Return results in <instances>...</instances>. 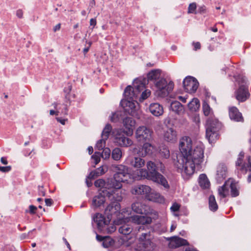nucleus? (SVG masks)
I'll return each mask as SVG.
<instances>
[{
	"label": "nucleus",
	"instance_id": "f257e3e1",
	"mask_svg": "<svg viewBox=\"0 0 251 251\" xmlns=\"http://www.w3.org/2000/svg\"><path fill=\"white\" fill-rule=\"evenodd\" d=\"M180 153L174 158L175 166L179 170L184 179H188L195 172L196 168L204 161V146L198 142L192 150V140L189 137H182L179 142Z\"/></svg>",
	"mask_w": 251,
	"mask_h": 251
},
{
	"label": "nucleus",
	"instance_id": "f03ea898",
	"mask_svg": "<svg viewBox=\"0 0 251 251\" xmlns=\"http://www.w3.org/2000/svg\"><path fill=\"white\" fill-rule=\"evenodd\" d=\"M148 170L144 169H137L133 177L136 179L147 178L162 185L165 188L168 189L169 185L165 177L156 171V167L154 162H147Z\"/></svg>",
	"mask_w": 251,
	"mask_h": 251
},
{
	"label": "nucleus",
	"instance_id": "7ed1b4c3",
	"mask_svg": "<svg viewBox=\"0 0 251 251\" xmlns=\"http://www.w3.org/2000/svg\"><path fill=\"white\" fill-rule=\"evenodd\" d=\"M203 114L206 116H209L206 122V137L211 143L216 140L218 138V130L221 124L216 119H212L213 111L210 106L204 102L202 104Z\"/></svg>",
	"mask_w": 251,
	"mask_h": 251
},
{
	"label": "nucleus",
	"instance_id": "20e7f679",
	"mask_svg": "<svg viewBox=\"0 0 251 251\" xmlns=\"http://www.w3.org/2000/svg\"><path fill=\"white\" fill-rule=\"evenodd\" d=\"M111 169L115 173L110 182L129 183L132 181L133 179H135L133 177L135 174L131 177V175L129 173V169L126 166L122 164L113 165L111 166Z\"/></svg>",
	"mask_w": 251,
	"mask_h": 251
},
{
	"label": "nucleus",
	"instance_id": "39448f33",
	"mask_svg": "<svg viewBox=\"0 0 251 251\" xmlns=\"http://www.w3.org/2000/svg\"><path fill=\"white\" fill-rule=\"evenodd\" d=\"M122 183L119 182L116 183L110 182L106 185L105 188H103L102 192L106 194L110 200L120 201L123 199L122 192L121 188Z\"/></svg>",
	"mask_w": 251,
	"mask_h": 251
},
{
	"label": "nucleus",
	"instance_id": "423d86ee",
	"mask_svg": "<svg viewBox=\"0 0 251 251\" xmlns=\"http://www.w3.org/2000/svg\"><path fill=\"white\" fill-rule=\"evenodd\" d=\"M144 79H135L133 81V88L129 85L126 87L124 92L125 99L127 100H136L139 94L145 88Z\"/></svg>",
	"mask_w": 251,
	"mask_h": 251
},
{
	"label": "nucleus",
	"instance_id": "0eeeda50",
	"mask_svg": "<svg viewBox=\"0 0 251 251\" xmlns=\"http://www.w3.org/2000/svg\"><path fill=\"white\" fill-rule=\"evenodd\" d=\"M153 236L149 231L142 233L138 238V245L135 251H151L153 250L154 244L152 241Z\"/></svg>",
	"mask_w": 251,
	"mask_h": 251
},
{
	"label": "nucleus",
	"instance_id": "6e6552de",
	"mask_svg": "<svg viewBox=\"0 0 251 251\" xmlns=\"http://www.w3.org/2000/svg\"><path fill=\"white\" fill-rule=\"evenodd\" d=\"M121 209V205L120 203L118 202H113L109 204L105 210V213L107 216V218L109 219L110 218H112V216L117 217L118 219H119L121 221V224H122V222H125L126 220L124 217V215H126V217L127 216V213L125 214L124 213V211L125 210L124 209L122 213H120L119 212Z\"/></svg>",
	"mask_w": 251,
	"mask_h": 251
},
{
	"label": "nucleus",
	"instance_id": "1a4fd4ad",
	"mask_svg": "<svg viewBox=\"0 0 251 251\" xmlns=\"http://www.w3.org/2000/svg\"><path fill=\"white\" fill-rule=\"evenodd\" d=\"M135 137L139 142H150L153 139V131L146 126H140L135 131Z\"/></svg>",
	"mask_w": 251,
	"mask_h": 251
},
{
	"label": "nucleus",
	"instance_id": "9d476101",
	"mask_svg": "<svg viewBox=\"0 0 251 251\" xmlns=\"http://www.w3.org/2000/svg\"><path fill=\"white\" fill-rule=\"evenodd\" d=\"M155 86L157 88V95L161 97H165L173 90L174 83L172 81L168 83L165 79L161 78L156 82Z\"/></svg>",
	"mask_w": 251,
	"mask_h": 251
},
{
	"label": "nucleus",
	"instance_id": "9b49d317",
	"mask_svg": "<svg viewBox=\"0 0 251 251\" xmlns=\"http://www.w3.org/2000/svg\"><path fill=\"white\" fill-rule=\"evenodd\" d=\"M235 78L240 84L239 88L236 94V99L240 102L245 101L250 95L245 85L247 83L246 78L245 77L241 75L238 76Z\"/></svg>",
	"mask_w": 251,
	"mask_h": 251
},
{
	"label": "nucleus",
	"instance_id": "f8f14e48",
	"mask_svg": "<svg viewBox=\"0 0 251 251\" xmlns=\"http://www.w3.org/2000/svg\"><path fill=\"white\" fill-rule=\"evenodd\" d=\"M121 104L125 111L129 115L139 118V105L136 100H123L121 101Z\"/></svg>",
	"mask_w": 251,
	"mask_h": 251
},
{
	"label": "nucleus",
	"instance_id": "ddd939ff",
	"mask_svg": "<svg viewBox=\"0 0 251 251\" xmlns=\"http://www.w3.org/2000/svg\"><path fill=\"white\" fill-rule=\"evenodd\" d=\"M124 213L125 214L127 213V216L126 217V215H124L126 221H128L131 219L134 223L138 225H149L152 222V219L147 216L135 215L130 217V213L128 209H125Z\"/></svg>",
	"mask_w": 251,
	"mask_h": 251
},
{
	"label": "nucleus",
	"instance_id": "4468645a",
	"mask_svg": "<svg viewBox=\"0 0 251 251\" xmlns=\"http://www.w3.org/2000/svg\"><path fill=\"white\" fill-rule=\"evenodd\" d=\"M183 87L185 91L189 93L195 92L199 86L197 80L192 76H187L183 80Z\"/></svg>",
	"mask_w": 251,
	"mask_h": 251
},
{
	"label": "nucleus",
	"instance_id": "2eb2a0df",
	"mask_svg": "<svg viewBox=\"0 0 251 251\" xmlns=\"http://www.w3.org/2000/svg\"><path fill=\"white\" fill-rule=\"evenodd\" d=\"M132 210L136 213L147 215L151 213L149 206L140 202L136 201L131 205Z\"/></svg>",
	"mask_w": 251,
	"mask_h": 251
},
{
	"label": "nucleus",
	"instance_id": "dca6fc26",
	"mask_svg": "<svg viewBox=\"0 0 251 251\" xmlns=\"http://www.w3.org/2000/svg\"><path fill=\"white\" fill-rule=\"evenodd\" d=\"M135 121L130 117H126L123 120V126L125 127L124 133L127 136H131L133 133V127L135 125Z\"/></svg>",
	"mask_w": 251,
	"mask_h": 251
},
{
	"label": "nucleus",
	"instance_id": "f3484780",
	"mask_svg": "<svg viewBox=\"0 0 251 251\" xmlns=\"http://www.w3.org/2000/svg\"><path fill=\"white\" fill-rule=\"evenodd\" d=\"M244 152L241 151L238 155L236 160L235 161V167L237 170L246 173L247 172V167L246 159H245Z\"/></svg>",
	"mask_w": 251,
	"mask_h": 251
},
{
	"label": "nucleus",
	"instance_id": "a211bd4d",
	"mask_svg": "<svg viewBox=\"0 0 251 251\" xmlns=\"http://www.w3.org/2000/svg\"><path fill=\"white\" fill-rule=\"evenodd\" d=\"M151 190V188L145 185H138L133 187L131 190V193L134 195H144L148 199V195Z\"/></svg>",
	"mask_w": 251,
	"mask_h": 251
},
{
	"label": "nucleus",
	"instance_id": "6ab92c4d",
	"mask_svg": "<svg viewBox=\"0 0 251 251\" xmlns=\"http://www.w3.org/2000/svg\"><path fill=\"white\" fill-rule=\"evenodd\" d=\"M115 140L117 145L120 147H128L133 144L132 140L118 132L115 136Z\"/></svg>",
	"mask_w": 251,
	"mask_h": 251
},
{
	"label": "nucleus",
	"instance_id": "aec40b11",
	"mask_svg": "<svg viewBox=\"0 0 251 251\" xmlns=\"http://www.w3.org/2000/svg\"><path fill=\"white\" fill-rule=\"evenodd\" d=\"M153 150V147L151 144L145 143L142 147L141 151L138 150L136 148H134L132 149V152L140 156L144 157L146 155L151 154Z\"/></svg>",
	"mask_w": 251,
	"mask_h": 251
},
{
	"label": "nucleus",
	"instance_id": "412c9836",
	"mask_svg": "<svg viewBox=\"0 0 251 251\" xmlns=\"http://www.w3.org/2000/svg\"><path fill=\"white\" fill-rule=\"evenodd\" d=\"M93 220L98 226V228L102 230L104 227L108 225L109 220H106L105 217L99 213H97L93 217Z\"/></svg>",
	"mask_w": 251,
	"mask_h": 251
},
{
	"label": "nucleus",
	"instance_id": "4be33fe9",
	"mask_svg": "<svg viewBox=\"0 0 251 251\" xmlns=\"http://www.w3.org/2000/svg\"><path fill=\"white\" fill-rule=\"evenodd\" d=\"M168 240H169V247L170 248H176L188 244L186 240L177 236L172 237Z\"/></svg>",
	"mask_w": 251,
	"mask_h": 251
},
{
	"label": "nucleus",
	"instance_id": "5701e85b",
	"mask_svg": "<svg viewBox=\"0 0 251 251\" xmlns=\"http://www.w3.org/2000/svg\"><path fill=\"white\" fill-rule=\"evenodd\" d=\"M102 190V189L100 190V192L98 195L95 196L93 199L92 207L94 209L103 205L105 201V196L106 194L103 193Z\"/></svg>",
	"mask_w": 251,
	"mask_h": 251
},
{
	"label": "nucleus",
	"instance_id": "b1692460",
	"mask_svg": "<svg viewBox=\"0 0 251 251\" xmlns=\"http://www.w3.org/2000/svg\"><path fill=\"white\" fill-rule=\"evenodd\" d=\"M127 164L130 165L135 168H140L143 167L145 164V160L139 157H130L126 160Z\"/></svg>",
	"mask_w": 251,
	"mask_h": 251
},
{
	"label": "nucleus",
	"instance_id": "393cba45",
	"mask_svg": "<svg viewBox=\"0 0 251 251\" xmlns=\"http://www.w3.org/2000/svg\"><path fill=\"white\" fill-rule=\"evenodd\" d=\"M164 140L167 142L173 143L177 140V134L175 130L169 128L163 133Z\"/></svg>",
	"mask_w": 251,
	"mask_h": 251
},
{
	"label": "nucleus",
	"instance_id": "a878e982",
	"mask_svg": "<svg viewBox=\"0 0 251 251\" xmlns=\"http://www.w3.org/2000/svg\"><path fill=\"white\" fill-rule=\"evenodd\" d=\"M151 113L154 116L158 117L164 113L163 106L158 103H151L149 107Z\"/></svg>",
	"mask_w": 251,
	"mask_h": 251
},
{
	"label": "nucleus",
	"instance_id": "bb28decb",
	"mask_svg": "<svg viewBox=\"0 0 251 251\" xmlns=\"http://www.w3.org/2000/svg\"><path fill=\"white\" fill-rule=\"evenodd\" d=\"M227 168L224 164H220L217 168L216 179L218 181H221L226 176Z\"/></svg>",
	"mask_w": 251,
	"mask_h": 251
},
{
	"label": "nucleus",
	"instance_id": "cd10ccee",
	"mask_svg": "<svg viewBox=\"0 0 251 251\" xmlns=\"http://www.w3.org/2000/svg\"><path fill=\"white\" fill-rule=\"evenodd\" d=\"M229 115L231 120L237 122L242 121L243 120L242 114L239 112L235 107H232L229 109Z\"/></svg>",
	"mask_w": 251,
	"mask_h": 251
},
{
	"label": "nucleus",
	"instance_id": "c85d7f7f",
	"mask_svg": "<svg viewBox=\"0 0 251 251\" xmlns=\"http://www.w3.org/2000/svg\"><path fill=\"white\" fill-rule=\"evenodd\" d=\"M148 200L158 203H163L165 201V199L162 196L158 193L152 191V190H151L149 195H148Z\"/></svg>",
	"mask_w": 251,
	"mask_h": 251
},
{
	"label": "nucleus",
	"instance_id": "c756f323",
	"mask_svg": "<svg viewBox=\"0 0 251 251\" xmlns=\"http://www.w3.org/2000/svg\"><path fill=\"white\" fill-rule=\"evenodd\" d=\"M170 109L177 114H181L184 112L183 105L178 101H173L170 105Z\"/></svg>",
	"mask_w": 251,
	"mask_h": 251
},
{
	"label": "nucleus",
	"instance_id": "7c9ffc66",
	"mask_svg": "<svg viewBox=\"0 0 251 251\" xmlns=\"http://www.w3.org/2000/svg\"><path fill=\"white\" fill-rule=\"evenodd\" d=\"M229 188L230 184H228L227 182H225L222 186L219 188L218 194L221 198H224L228 195Z\"/></svg>",
	"mask_w": 251,
	"mask_h": 251
},
{
	"label": "nucleus",
	"instance_id": "2f4dec72",
	"mask_svg": "<svg viewBox=\"0 0 251 251\" xmlns=\"http://www.w3.org/2000/svg\"><path fill=\"white\" fill-rule=\"evenodd\" d=\"M199 183L202 189H207L210 186V182L205 174H201L199 176Z\"/></svg>",
	"mask_w": 251,
	"mask_h": 251
},
{
	"label": "nucleus",
	"instance_id": "473e14b6",
	"mask_svg": "<svg viewBox=\"0 0 251 251\" xmlns=\"http://www.w3.org/2000/svg\"><path fill=\"white\" fill-rule=\"evenodd\" d=\"M161 75V70L154 69L150 71L147 75L148 80L154 81L158 79Z\"/></svg>",
	"mask_w": 251,
	"mask_h": 251
},
{
	"label": "nucleus",
	"instance_id": "72a5a7b5",
	"mask_svg": "<svg viewBox=\"0 0 251 251\" xmlns=\"http://www.w3.org/2000/svg\"><path fill=\"white\" fill-rule=\"evenodd\" d=\"M189 109L192 111H196L200 107V103L199 100L197 98H193L188 104Z\"/></svg>",
	"mask_w": 251,
	"mask_h": 251
},
{
	"label": "nucleus",
	"instance_id": "f704fd0d",
	"mask_svg": "<svg viewBox=\"0 0 251 251\" xmlns=\"http://www.w3.org/2000/svg\"><path fill=\"white\" fill-rule=\"evenodd\" d=\"M106 171V168L105 169L103 167H100L97 169L95 171L91 172L88 176V178H95L96 177L104 174Z\"/></svg>",
	"mask_w": 251,
	"mask_h": 251
},
{
	"label": "nucleus",
	"instance_id": "c9c22d12",
	"mask_svg": "<svg viewBox=\"0 0 251 251\" xmlns=\"http://www.w3.org/2000/svg\"><path fill=\"white\" fill-rule=\"evenodd\" d=\"M132 231L131 226L126 223L123 224L119 228V231L120 233L124 235H128L130 234Z\"/></svg>",
	"mask_w": 251,
	"mask_h": 251
},
{
	"label": "nucleus",
	"instance_id": "e433bc0d",
	"mask_svg": "<svg viewBox=\"0 0 251 251\" xmlns=\"http://www.w3.org/2000/svg\"><path fill=\"white\" fill-rule=\"evenodd\" d=\"M123 155L122 150L119 148H116L113 150L111 153V156L113 160L119 161Z\"/></svg>",
	"mask_w": 251,
	"mask_h": 251
},
{
	"label": "nucleus",
	"instance_id": "4c0bfd02",
	"mask_svg": "<svg viewBox=\"0 0 251 251\" xmlns=\"http://www.w3.org/2000/svg\"><path fill=\"white\" fill-rule=\"evenodd\" d=\"M209 207L210 210L213 211H215L218 209V204L215 197L213 195H211L209 198Z\"/></svg>",
	"mask_w": 251,
	"mask_h": 251
},
{
	"label": "nucleus",
	"instance_id": "58836bf2",
	"mask_svg": "<svg viewBox=\"0 0 251 251\" xmlns=\"http://www.w3.org/2000/svg\"><path fill=\"white\" fill-rule=\"evenodd\" d=\"M112 130V126L110 124H107L101 133V138L107 140Z\"/></svg>",
	"mask_w": 251,
	"mask_h": 251
},
{
	"label": "nucleus",
	"instance_id": "ea45409f",
	"mask_svg": "<svg viewBox=\"0 0 251 251\" xmlns=\"http://www.w3.org/2000/svg\"><path fill=\"white\" fill-rule=\"evenodd\" d=\"M114 240L109 236H105L102 245L104 248H107L114 244Z\"/></svg>",
	"mask_w": 251,
	"mask_h": 251
},
{
	"label": "nucleus",
	"instance_id": "a19ab883",
	"mask_svg": "<svg viewBox=\"0 0 251 251\" xmlns=\"http://www.w3.org/2000/svg\"><path fill=\"white\" fill-rule=\"evenodd\" d=\"M159 154L160 156L164 158H168L170 153L169 149L167 147H163L160 150Z\"/></svg>",
	"mask_w": 251,
	"mask_h": 251
},
{
	"label": "nucleus",
	"instance_id": "79ce46f5",
	"mask_svg": "<svg viewBox=\"0 0 251 251\" xmlns=\"http://www.w3.org/2000/svg\"><path fill=\"white\" fill-rule=\"evenodd\" d=\"M231 189V195L232 197H235L239 195V190L235 183H231L230 184Z\"/></svg>",
	"mask_w": 251,
	"mask_h": 251
},
{
	"label": "nucleus",
	"instance_id": "37998d69",
	"mask_svg": "<svg viewBox=\"0 0 251 251\" xmlns=\"http://www.w3.org/2000/svg\"><path fill=\"white\" fill-rule=\"evenodd\" d=\"M107 140L103 139V138H101V139L100 140H99L96 145V148L100 151L103 149V148L105 147V142Z\"/></svg>",
	"mask_w": 251,
	"mask_h": 251
},
{
	"label": "nucleus",
	"instance_id": "c03bdc74",
	"mask_svg": "<svg viewBox=\"0 0 251 251\" xmlns=\"http://www.w3.org/2000/svg\"><path fill=\"white\" fill-rule=\"evenodd\" d=\"M103 151L101 153L100 155L104 159H107L109 158L111 154V151L109 148H103Z\"/></svg>",
	"mask_w": 251,
	"mask_h": 251
},
{
	"label": "nucleus",
	"instance_id": "a18cd8bd",
	"mask_svg": "<svg viewBox=\"0 0 251 251\" xmlns=\"http://www.w3.org/2000/svg\"><path fill=\"white\" fill-rule=\"evenodd\" d=\"M57 108L60 111L59 114L63 115H67V105L65 104H58L57 103Z\"/></svg>",
	"mask_w": 251,
	"mask_h": 251
},
{
	"label": "nucleus",
	"instance_id": "49530a36",
	"mask_svg": "<svg viewBox=\"0 0 251 251\" xmlns=\"http://www.w3.org/2000/svg\"><path fill=\"white\" fill-rule=\"evenodd\" d=\"M121 116V114L119 112L113 113L110 117V120L112 122H117L120 120Z\"/></svg>",
	"mask_w": 251,
	"mask_h": 251
},
{
	"label": "nucleus",
	"instance_id": "de8ad7c7",
	"mask_svg": "<svg viewBox=\"0 0 251 251\" xmlns=\"http://www.w3.org/2000/svg\"><path fill=\"white\" fill-rule=\"evenodd\" d=\"M196 8L197 4L195 2L190 3L188 8V13L196 14Z\"/></svg>",
	"mask_w": 251,
	"mask_h": 251
},
{
	"label": "nucleus",
	"instance_id": "09e8293b",
	"mask_svg": "<svg viewBox=\"0 0 251 251\" xmlns=\"http://www.w3.org/2000/svg\"><path fill=\"white\" fill-rule=\"evenodd\" d=\"M151 91L149 90H145L142 93L141 97L140 98V101H143L144 100L147 99L151 95Z\"/></svg>",
	"mask_w": 251,
	"mask_h": 251
},
{
	"label": "nucleus",
	"instance_id": "8fccbe9b",
	"mask_svg": "<svg viewBox=\"0 0 251 251\" xmlns=\"http://www.w3.org/2000/svg\"><path fill=\"white\" fill-rule=\"evenodd\" d=\"M94 185L96 187H101L105 186V182L102 179H99L95 181Z\"/></svg>",
	"mask_w": 251,
	"mask_h": 251
},
{
	"label": "nucleus",
	"instance_id": "3c124183",
	"mask_svg": "<svg viewBox=\"0 0 251 251\" xmlns=\"http://www.w3.org/2000/svg\"><path fill=\"white\" fill-rule=\"evenodd\" d=\"M180 207V205L176 202L173 203L172 206L170 207V210L172 212L178 211Z\"/></svg>",
	"mask_w": 251,
	"mask_h": 251
},
{
	"label": "nucleus",
	"instance_id": "603ef678",
	"mask_svg": "<svg viewBox=\"0 0 251 251\" xmlns=\"http://www.w3.org/2000/svg\"><path fill=\"white\" fill-rule=\"evenodd\" d=\"M53 105L54 106V108L56 109V110H50V115H53L54 114H55L56 115H58L60 111L57 108V103H53Z\"/></svg>",
	"mask_w": 251,
	"mask_h": 251
},
{
	"label": "nucleus",
	"instance_id": "864d4df0",
	"mask_svg": "<svg viewBox=\"0 0 251 251\" xmlns=\"http://www.w3.org/2000/svg\"><path fill=\"white\" fill-rule=\"evenodd\" d=\"M100 154L99 152H95L94 154L92 156V159L95 160V163L97 164L100 161Z\"/></svg>",
	"mask_w": 251,
	"mask_h": 251
},
{
	"label": "nucleus",
	"instance_id": "5fc2aeb1",
	"mask_svg": "<svg viewBox=\"0 0 251 251\" xmlns=\"http://www.w3.org/2000/svg\"><path fill=\"white\" fill-rule=\"evenodd\" d=\"M246 159L248 160V164H247V171L249 170L251 172V156H248Z\"/></svg>",
	"mask_w": 251,
	"mask_h": 251
},
{
	"label": "nucleus",
	"instance_id": "6e6d98bb",
	"mask_svg": "<svg viewBox=\"0 0 251 251\" xmlns=\"http://www.w3.org/2000/svg\"><path fill=\"white\" fill-rule=\"evenodd\" d=\"M11 167L10 166L6 167L0 166V171L2 172H8L11 170Z\"/></svg>",
	"mask_w": 251,
	"mask_h": 251
},
{
	"label": "nucleus",
	"instance_id": "4d7b16f0",
	"mask_svg": "<svg viewBox=\"0 0 251 251\" xmlns=\"http://www.w3.org/2000/svg\"><path fill=\"white\" fill-rule=\"evenodd\" d=\"M193 45L194 47V50H199L201 49V46L200 42H193Z\"/></svg>",
	"mask_w": 251,
	"mask_h": 251
},
{
	"label": "nucleus",
	"instance_id": "13d9d810",
	"mask_svg": "<svg viewBox=\"0 0 251 251\" xmlns=\"http://www.w3.org/2000/svg\"><path fill=\"white\" fill-rule=\"evenodd\" d=\"M16 16L19 18H22L23 16V11L22 9H18L16 11Z\"/></svg>",
	"mask_w": 251,
	"mask_h": 251
},
{
	"label": "nucleus",
	"instance_id": "bf43d9fd",
	"mask_svg": "<svg viewBox=\"0 0 251 251\" xmlns=\"http://www.w3.org/2000/svg\"><path fill=\"white\" fill-rule=\"evenodd\" d=\"M36 209H37L36 207H35L33 205H32L29 206V212L31 214L35 213Z\"/></svg>",
	"mask_w": 251,
	"mask_h": 251
},
{
	"label": "nucleus",
	"instance_id": "052dcab7",
	"mask_svg": "<svg viewBox=\"0 0 251 251\" xmlns=\"http://www.w3.org/2000/svg\"><path fill=\"white\" fill-rule=\"evenodd\" d=\"M39 195L45 196L46 195L45 192L43 190V187L42 186L39 187Z\"/></svg>",
	"mask_w": 251,
	"mask_h": 251
},
{
	"label": "nucleus",
	"instance_id": "680f3d73",
	"mask_svg": "<svg viewBox=\"0 0 251 251\" xmlns=\"http://www.w3.org/2000/svg\"><path fill=\"white\" fill-rule=\"evenodd\" d=\"M45 203L47 206H50L52 203V201L51 199H45Z\"/></svg>",
	"mask_w": 251,
	"mask_h": 251
},
{
	"label": "nucleus",
	"instance_id": "e2e57ef3",
	"mask_svg": "<svg viewBox=\"0 0 251 251\" xmlns=\"http://www.w3.org/2000/svg\"><path fill=\"white\" fill-rule=\"evenodd\" d=\"M56 119L58 122L60 123L62 125H64L65 124V122L66 121V119H62L59 117H56Z\"/></svg>",
	"mask_w": 251,
	"mask_h": 251
},
{
	"label": "nucleus",
	"instance_id": "0e129e2a",
	"mask_svg": "<svg viewBox=\"0 0 251 251\" xmlns=\"http://www.w3.org/2000/svg\"><path fill=\"white\" fill-rule=\"evenodd\" d=\"M72 90V86L71 85H68L67 87L64 88V92L67 94H69Z\"/></svg>",
	"mask_w": 251,
	"mask_h": 251
},
{
	"label": "nucleus",
	"instance_id": "69168bd1",
	"mask_svg": "<svg viewBox=\"0 0 251 251\" xmlns=\"http://www.w3.org/2000/svg\"><path fill=\"white\" fill-rule=\"evenodd\" d=\"M206 11V8L204 6L200 7L198 9V12L200 13H204Z\"/></svg>",
	"mask_w": 251,
	"mask_h": 251
},
{
	"label": "nucleus",
	"instance_id": "338daca9",
	"mask_svg": "<svg viewBox=\"0 0 251 251\" xmlns=\"http://www.w3.org/2000/svg\"><path fill=\"white\" fill-rule=\"evenodd\" d=\"M97 21L95 19H91L90 21V25H93V26H95L96 25Z\"/></svg>",
	"mask_w": 251,
	"mask_h": 251
},
{
	"label": "nucleus",
	"instance_id": "774afa93",
	"mask_svg": "<svg viewBox=\"0 0 251 251\" xmlns=\"http://www.w3.org/2000/svg\"><path fill=\"white\" fill-rule=\"evenodd\" d=\"M193 121L197 124H198L200 122V119L199 116H195L193 118Z\"/></svg>",
	"mask_w": 251,
	"mask_h": 251
}]
</instances>
